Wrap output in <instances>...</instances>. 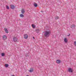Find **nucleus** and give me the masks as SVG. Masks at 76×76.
Segmentation results:
<instances>
[{
  "label": "nucleus",
  "instance_id": "nucleus-1",
  "mask_svg": "<svg viewBox=\"0 0 76 76\" xmlns=\"http://www.w3.org/2000/svg\"><path fill=\"white\" fill-rule=\"evenodd\" d=\"M51 33V32L50 31H46L45 32L44 35L45 36V37H49V36L50 35V34Z\"/></svg>",
  "mask_w": 76,
  "mask_h": 76
},
{
  "label": "nucleus",
  "instance_id": "nucleus-2",
  "mask_svg": "<svg viewBox=\"0 0 76 76\" xmlns=\"http://www.w3.org/2000/svg\"><path fill=\"white\" fill-rule=\"evenodd\" d=\"M13 41L14 42H16L18 41V38L16 37H14L13 38Z\"/></svg>",
  "mask_w": 76,
  "mask_h": 76
},
{
  "label": "nucleus",
  "instance_id": "nucleus-3",
  "mask_svg": "<svg viewBox=\"0 0 76 76\" xmlns=\"http://www.w3.org/2000/svg\"><path fill=\"white\" fill-rule=\"evenodd\" d=\"M3 40H6L7 39V36L6 35H4L3 37Z\"/></svg>",
  "mask_w": 76,
  "mask_h": 76
},
{
  "label": "nucleus",
  "instance_id": "nucleus-4",
  "mask_svg": "<svg viewBox=\"0 0 76 76\" xmlns=\"http://www.w3.org/2000/svg\"><path fill=\"white\" fill-rule=\"evenodd\" d=\"M10 7L12 9H14L15 7V6L13 5H10Z\"/></svg>",
  "mask_w": 76,
  "mask_h": 76
},
{
  "label": "nucleus",
  "instance_id": "nucleus-5",
  "mask_svg": "<svg viewBox=\"0 0 76 76\" xmlns=\"http://www.w3.org/2000/svg\"><path fill=\"white\" fill-rule=\"evenodd\" d=\"M4 30L6 33H7V34L9 33V31L6 28H4Z\"/></svg>",
  "mask_w": 76,
  "mask_h": 76
},
{
  "label": "nucleus",
  "instance_id": "nucleus-6",
  "mask_svg": "<svg viewBox=\"0 0 76 76\" xmlns=\"http://www.w3.org/2000/svg\"><path fill=\"white\" fill-rule=\"evenodd\" d=\"M24 38L25 39H27L28 38V35L26 34H25L24 35Z\"/></svg>",
  "mask_w": 76,
  "mask_h": 76
},
{
  "label": "nucleus",
  "instance_id": "nucleus-7",
  "mask_svg": "<svg viewBox=\"0 0 76 76\" xmlns=\"http://www.w3.org/2000/svg\"><path fill=\"white\" fill-rule=\"evenodd\" d=\"M56 63H58V64H59V63H61V61L60 60H56Z\"/></svg>",
  "mask_w": 76,
  "mask_h": 76
},
{
  "label": "nucleus",
  "instance_id": "nucleus-8",
  "mask_svg": "<svg viewBox=\"0 0 76 76\" xmlns=\"http://www.w3.org/2000/svg\"><path fill=\"white\" fill-rule=\"evenodd\" d=\"M68 71L69 72H70L71 73H72V69L71 68H69L68 69Z\"/></svg>",
  "mask_w": 76,
  "mask_h": 76
},
{
  "label": "nucleus",
  "instance_id": "nucleus-9",
  "mask_svg": "<svg viewBox=\"0 0 76 76\" xmlns=\"http://www.w3.org/2000/svg\"><path fill=\"white\" fill-rule=\"evenodd\" d=\"M29 72L30 73H31V72H34V69L32 68H31L29 70Z\"/></svg>",
  "mask_w": 76,
  "mask_h": 76
},
{
  "label": "nucleus",
  "instance_id": "nucleus-10",
  "mask_svg": "<svg viewBox=\"0 0 76 76\" xmlns=\"http://www.w3.org/2000/svg\"><path fill=\"white\" fill-rule=\"evenodd\" d=\"M21 13L23 14H24L25 13V10H24V9H22L21 10Z\"/></svg>",
  "mask_w": 76,
  "mask_h": 76
},
{
  "label": "nucleus",
  "instance_id": "nucleus-11",
  "mask_svg": "<svg viewBox=\"0 0 76 76\" xmlns=\"http://www.w3.org/2000/svg\"><path fill=\"white\" fill-rule=\"evenodd\" d=\"M64 41L66 43V42H67V39H66V38H64Z\"/></svg>",
  "mask_w": 76,
  "mask_h": 76
},
{
  "label": "nucleus",
  "instance_id": "nucleus-12",
  "mask_svg": "<svg viewBox=\"0 0 76 76\" xmlns=\"http://www.w3.org/2000/svg\"><path fill=\"white\" fill-rule=\"evenodd\" d=\"M34 6L35 7H37V6H38V5H37V3H34Z\"/></svg>",
  "mask_w": 76,
  "mask_h": 76
},
{
  "label": "nucleus",
  "instance_id": "nucleus-13",
  "mask_svg": "<svg viewBox=\"0 0 76 76\" xmlns=\"http://www.w3.org/2000/svg\"><path fill=\"white\" fill-rule=\"evenodd\" d=\"M75 25H72L71 26V28H75Z\"/></svg>",
  "mask_w": 76,
  "mask_h": 76
},
{
  "label": "nucleus",
  "instance_id": "nucleus-14",
  "mask_svg": "<svg viewBox=\"0 0 76 76\" xmlns=\"http://www.w3.org/2000/svg\"><path fill=\"white\" fill-rule=\"evenodd\" d=\"M23 16H24V15H23L22 14H21L20 15V18H23Z\"/></svg>",
  "mask_w": 76,
  "mask_h": 76
},
{
  "label": "nucleus",
  "instance_id": "nucleus-15",
  "mask_svg": "<svg viewBox=\"0 0 76 76\" xmlns=\"http://www.w3.org/2000/svg\"><path fill=\"white\" fill-rule=\"evenodd\" d=\"M5 66L6 67H7L9 66V65L7 64H6L5 65Z\"/></svg>",
  "mask_w": 76,
  "mask_h": 76
},
{
  "label": "nucleus",
  "instance_id": "nucleus-16",
  "mask_svg": "<svg viewBox=\"0 0 76 76\" xmlns=\"http://www.w3.org/2000/svg\"><path fill=\"white\" fill-rule=\"evenodd\" d=\"M1 56L2 57H3V56H4V53H2V54H1Z\"/></svg>",
  "mask_w": 76,
  "mask_h": 76
},
{
  "label": "nucleus",
  "instance_id": "nucleus-17",
  "mask_svg": "<svg viewBox=\"0 0 76 76\" xmlns=\"http://www.w3.org/2000/svg\"><path fill=\"white\" fill-rule=\"evenodd\" d=\"M32 27L33 28H35V25H34V24H32Z\"/></svg>",
  "mask_w": 76,
  "mask_h": 76
},
{
  "label": "nucleus",
  "instance_id": "nucleus-18",
  "mask_svg": "<svg viewBox=\"0 0 76 76\" xmlns=\"http://www.w3.org/2000/svg\"><path fill=\"white\" fill-rule=\"evenodd\" d=\"M55 18L57 20V19H58V17L56 16V17H55Z\"/></svg>",
  "mask_w": 76,
  "mask_h": 76
},
{
  "label": "nucleus",
  "instance_id": "nucleus-19",
  "mask_svg": "<svg viewBox=\"0 0 76 76\" xmlns=\"http://www.w3.org/2000/svg\"><path fill=\"white\" fill-rule=\"evenodd\" d=\"M39 32V29H37L36 30V32L38 33Z\"/></svg>",
  "mask_w": 76,
  "mask_h": 76
},
{
  "label": "nucleus",
  "instance_id": "nucleus-20",
  "mask_svg": "<svg viewBox=\"0 0 76 76\" xmlns=\"http://www.w3.org/2000/svg\"><path fill=\"white\" fill-rule=\"evenodd\" d=\"M6 7L7 9H9V7H8V6L6 5Z\"/></svg>",
  "mask_w": 76,
  "mask_h": 76
},
{
  "label": "nucleus",
  "instance_id": "nucleus-21",
  "mask_svg": "<svg viewBox=\"0 0 76 76\" xmlns=\"http://www.w3.org/2000/svg\"><path fill=\"white\" fill-rule=\"evenodd\" d=\"M74 45L76 46V41H75L74 42Z\"/></svg>",
  "mask_w": 76,
  "mask_h": 76
},
{
  "label": "nucleus",
  "instance_id": "nucleus-22",
  "mask_svg": "<svg viewBox=\"0 0 76 76\" xmlns=\"http://www.w3.org/2000/svg\"><path fill=\"white\" fill-rule=\"evenodd\" d=\"M69 35H70V34H69V35H68L67 36V37H69Z\"/></svg>",
  "mask_w": 76,
  "mask_h": 76
},
{
  "label": "nucleus",
  "instance_id": "nucleus-23",
  "mask_svg": "<svg viewBox=\"0 0 76 76\" xmlns=\"http://www.w3.org/2000/svg\"><path fill=\"white\" fill-rule=\"evenodd\" d=\"M12 76H15L13 75H12Z\"/></svg>",
  "mask_w": 76,
  "mask_h": 76
},
{
  "label": "nucleus",
  "instance_id": "nucleus-24",
  "mask_svg": "<svg viewBox=\"0 0 76 76\" xmlns=\"http://www.w3.org/2000/svg\"><path fill=\"white\" fill-rule=\"evenodd\" d=\"M33 38H34V37H33Z\"/></svg>",
  "mask_w": 76,
  "mask_h": 76
},
{
  "label": "nucleus",
  "instance_id": "nucleus-25",
  "mask_svg": "<svg viewBox=\"0 0 76 76\" xmlns=\"http://www.w3.org/2000/svg\"><path fill=\"white\" fill-rule=\"evenodd\" d=\"M26 76H29V75H27Z\"/></svg>",
  "mask_w": 76,
  "mask_h": 76
}]
</instances>
